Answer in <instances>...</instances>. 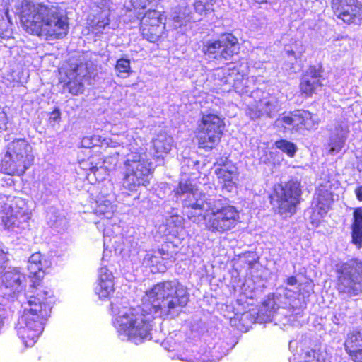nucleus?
I'll return each instance as SVG.
<instances>
[{"label": "nucleus", "mask_w": 362, "mask_h": 362, "mask_svg": "<svg viewBox=\"0 0 362 362\" xmlns=\"http://www.w3.org/2000/svg\"><path fill=\"white\" fill-rule=\"evenodd\" d=\"M189 299L187 288L174 279L158 283L147 291L141 306L119 308L111 303L113 325L119 338L136 345L151 340L154 318L178 316Z\"/></svg>", "instance_id": "f257e3e1"}, {"label": "nucleus", "mask_w": 362, "mask_h": 362, "mask_svg": "<svg viewBox=\"0 0 362 362\" xmlns=\"http://www.w3.org/2000/svg\"><path fill=\"white\" fill-rule=\"evenodd\" d=\"M27 299L23 302V314L16 325L18 337L27 347L33 346L42 334L45 321L50 315L54 302L53 292L36 285H33L25 293Z\"/></svg>", "instance_id": "f03ea898"}, {"label": "nucleus", "mask_w": 362, "mask_h": 362, "mask_svg": "<svg viewBox=\"0 0 362 362\" xmlns=\"http://www.w3.org/2000/svg\"><path fill=\"white\" fill-rule=\"evenodd\" d=\"M21 21L29 33L47 40L64 38L69 32L68 17L57 4L23 0Z\"/></svg>", "instance_id": "7ed1b4c3"}, {"label": "nucleus", "mask_w": 362, "mask_h": 362, "mask_svg": "<svg viewBox=\"0 0 362 362\" xmlns=\"http://www.w3.org/2000/svg\"><path fill=\"white\" fill-rule=\"evenodd\" d=\"M34 156L30 144L25 139H17L8 144L7 151L1 164V170L7 175L0 180L11 186L13 180L11 175H21L32 165ZM4 185V183H1Z\"/></svg>", "instance_id": "20e7f679"}, {"label": "nucleus", "mask_w": 362, "mask_h": 362, "mask_svg": "<svg viewBox=\"0 0 362 362\" xmlns=\"http://www.w3.org/2000/svg\"><path fill=\"white\" fill-rule=\"evenodd\" d=\"M296 292L287 288H281L275 293L268 296L257 313V320L262 323L272 320L275 315L280 314L287 316L288 322L302 317L303 310L295 308Z\"/></svg>", "instance_id": "39448f33"}, {"label": "nucleus", "mask_w": 362, "mask_h": 362, "mask_svg": "<svg viewBox=\"0 0 362 362\" xmlns=\"http://www.w3.org/2000/svg\"><path fill=\"white\" fill-rule=\"evenodd\" d=\"M175 194L182 202L184 214L194 223L204 220L203 212H207L215 199L207 198L190 180H181Z\"/></svg>", "instance_id": "423d86ee"}, {"label": "nucleus", "mask_w": 362, "mask_h": 362, "mask_svg": "<svg viewBox=\"0 0 362 362\" xmlns=\"http://www.w3.org/2000/svg\"><path fill=\"white\" fill-rule=\"evenodd\" d=\"M239 212L223 198H215L204 216L206 227L211 233H223L233 229L239 222Z\"/></svg>", "instance_id": "0eeeda50"}, {"label": "nucleus", "mask_w": 362, "mask_h": 362, "mask_svg": "<svg viewBox=\"0 0 362 362\" xmlns=\"http://www.w3.org/2000/svg\"><path fill=\"white\" fill-rule=\"evenodd\" d=\"M337 289L339 294L351 298L362 293V261L357 258L336 264Z\"/></svg>", "instance_id": "6e6552de"}, {"label": "nucleus", "mask_w": 362, "mask_h": 362, "mask_svg": "<svg viewBox=\"0 0 362 362\" xmlns=\"http://www.w3.org/2000/svg\"><path fill=\"white\" fill-rule=\"evenodd\" d=\"M153 170V164L146 153L132 152L127 154L122 186L129 191H136L140 185L146 186Z\"/></svg>", "instance_id": "1a4fd4ad"}, {"label": "nucleus", "mask_w": 362, "mask_h": 362, "mask_svg": "<svg viewBox=\"0 0 362 362\" xmlns=\"http://www.w3.org/2000/svg\"><path fill=\"white\" fill-rule=\"evenodd\" d=\"M225 124L223 119L214 113H204L197 125L199 148L206 151L217 145L221 138Z\"/></svg>", "instance_id": "9d476101"}, {"label": "nucleus", "mask_w": 362, "mask_h": 362, "mask_svg": "<svg viewBox=\"0 0 362 362\" xmlns=\"http://www.w3.org/2000/svg\"><path fill=\"white\" fill-rule=\"evenodd\" d=\"M301 194L300 184L297 180H292L276 185L272 199L276 202L274 204L277 206L279 213L285 217L294 214Z\"/></svg>", "instance_id": "9b49d317"}, {"label": "nucleus", "mask_w": 362, "mask_h": 362, "mask_svg": "<svg viewBox=\"0 0 362 362\" xmlns=\"http://www.w3.org/2000/svg\"><path fill=\"white\" fill-rule=\"evenodd\" d=\"M32 202L18 197H12V214L11 216H1L4 228L16 233L28 227V221L31 218Z\"/></svg>", "instance_id": "f8f14e48"}, {"label": "nucleus", "mask_w": 362, "mask_h": 362, "mask_svg": "<svg viewBox=\"0 0 362 362\" xmlns=\"http://www.w3.org/2000/svg\"><path fill=\"white\" fill-rule=\"evenodd\" d=\"M202 51L210 59L230 60L239 51L238 40L233 34L225 33L217 40L208 41Z\"/></svg>", "instance_id": "ddd939ff"}, {"label": "nucleus", "mask_w": 362, "mask_h": 362, "mask_svg": "<svg viewBox=\"0 0 362 362\" xmlns=\"http://www.w3.org/2000/svg\"><path fill=\"white\" fill-rule=\"evenodd\" d=\"M94 71V66L90 62L76 60L71 63L66 73L68 79L66 86L69 91L73 95L82 93L85 82L95 76Z\"/></svg>", "instance_id": "4468645a"}, {"label": "nucleus", "mask_w": 362, "mask_h": 362, "mask_svg": "<svg viewBox=\"0 0 362 362\" xmlns=\"http://www.w3.org/2000/svg\"><path fill=\"white\" fill-rule=\"evenodd\" d=\"M276 123L281 125L285 130L296 132L315 129L318 124L316 115L304 110H296L288 115L284 114L276 119Z\"/></svg>", "instance_id": "2eb2a0df"}, {"label": "nucleus", "mask_w": 362, "mask_h": 362, "mask_svg": "<svg viewBox=\"0 0 362 362\" xmlns=\"http://www.w3.org/2000/svg\"><path fill=\"white\" fill-rule=\"evenodd\" d=\"M25 275L17 268H10L1 277L0 297L8 301L18 299L25 287Z\"/></svg>", "instance_id": "dca6fc26"}, {"label": "nucleus", "mask_w": 362, "mask_h": 362, "mask_svg": "<svg viewBox=\"0 0 362 362\" xmlns=\"http://www.w3.org/2000/svg\"><path fill=\"white\" fill-rule=\"evenodd\" d=\"M331 6L334 14L346 23L362 20V4L358 0H332Z\"/></svg>", "instance_id": "f3484780"}, {"label": "nucleus", "mask_w": 362, "mask_h": 362, "mask_svg": "<svg viewBox=\"0 0 362 362\" xmlns=\"http://www.w3.org/2000/svg\"><path fill=\"white\" fill-rule=\"evenodd\" d=\"M280 110L281 103L278 98L274 95H268L249 105L246 109V115L252 119L264 116L272 118Z\"/></svg>", "instance_id": "a211bd4d"}, {"label": "nucleus", "mask_w": 362, "mask_h": 362, "mask_svg": "<svg viewBox=\"0 0 362 362\" xmlns=\"http://www.w3.org/2000/svg\"><path fill=\"white\" fill-rule=\"evenodd\" d=\"M164 25L161 23L160 15L156 11L145 14L141 21L142 35L151 42H156L163 33Z\"/></svg>", "instance_id": "6ab92c4d"}, {"label": "nucleus", "mask_w": 362, "mask_h": 362, "mask_svg": "<svg viewBox=\"0 0 362 362\" xmlns=\"http://www.w3.org/2000/svg\"><path fill=\"white\" fill-rule=\"evenodd\" d=\"M332 201V184L329 180H324L317 187L313 207L322 216L327 213Z\"/></svg>", "instance_id": "aec40b11"}, {"label": "nucleus", "mask_w": 362, "mask_h": 362, "mask_svg": "<svg viewBox=\"0 0 362 362\" xmlns=\"http://www.w3.org/2000/svg\"><path fill=\"white\" fill-rule=\"evenodd\" d=\"M323 80L320 69L310 66L302 78L300 85V90L307 95H311L323 85Z\"/></svg>", "instance_id": "412c9836"}, {"label": "nucleus", "mask_w": 362, "mask_h": 362, "mask_svg": "<svg viewBox=\"0 0 362 362\" xmlns=\"http://www.w3.org/2000/svg\"><path fill=\"white\" fill-rule=\"evenodd\" d=\"M349 134V128L347 124L344 123L338 124L331 134L327 143L329 153L332 155L339 153L344 148Z\"/></svg>", "instance_id": "4be33fe9"}, {"label": "nucleus", "mask_w": 362, "mask_h": 362, "mask_svg": "<svg viewBox=\"0 0 362 362\" xmlns=\"http://www.w3.org/2000/svg\"><path fill=\"white\" fill-rule=\"evenodd\" d=\"M113 291L112 274L106 266L102 267L98 270V283L95 288V292L100 299H106Z\"/></svg>", "instance_id": "5701e85b"}, {"label": "nucleus", "mask_w": 362, "mask_h": 362, "mask_svg": "<svg viewBox=\"0 0 362 362\" xmlns=\"http://www.w3.org/2000/svg\"><path fill=\"white\" fill-rule=\"evenodd\" d=\"M173 138L165 133H160L153 140V146L155 152L153 156L157 159L158 165H161L163 160V154H167L171 149Z\"/></svg>", "instance_id": "b1692460"}, {"label": "nucleus", "mask_w": 362, "mask_h": 362, "mask_svg": "<svg viewBox=\"0 0 362 362\" xmlns=\"http://www.w3.org/2000/svg\"><path fill=\"white\" fill-rule=\"evenodd\" d=\"M354 221L351 224V243L358 249L362 247V208H356L353 213Z\"/></svg>", "instance_id": "393cba45"}, {"label": "nucleus", "mask_w": 362, "mask_h": 362, "mask_svg": "<svg viewBox=\"0 0 362 362\" xmlns=\"http://www.w3.org/2000/svg\"><path fill=\"white\" fill-rule=\"evenodd\" d=\"M47 267V262L42 261V255L39 252L33 254L28 261L27 269L30 276H33L37 280L44 276L43 269Z\"/></svg>", "instance_id": "a878e982"}, {"label": "nucleus", "mask_w": 362, "mask_h": 362, "mask_svg": "<svg viewBox=\"0 0 362 362\" xmlns=\"http://www.w3.org/2000/svg\"><path fill=\"white\" fill-rule=\"evenodd\" d=\"M346 352L351 358L362 349V333L351 332L347 334L344 341Z\"/></svg>", "instance_id": "bb28decb"}, {"label": "nucleus", "mask_w": 362, "mask_h": 362, "mask_svg": "<svg viewBox=\"0 0 362 362\" xmlns=\"http://www.w3.org/2000/svg\"><path fill=\"white\" fill-rule=\"evenodd\" d=\"M92 207L96 215L103 216L107 219L112 218L115 211V206L111 201L104 197H98Z\"/></svg>", "instance_id": "cd10ccee"}, {"label": "nucleus", "mask_w": 362, "mask_h": 362, "mask_svg": "<svg viewBox=\"0 0 362 362\" xmlns=\"http://www.w3.org/2000/svg\"><path fill=\"white\" fill-rule=\"evenodd\" d=\"M109 15L108 10H102L100 13L93 15V18L89 17L88 23L93 30L101 32L110 23Z\"/></svg>", "instance_id": "c85d7f7f"}, {"label": "nucleus", "mask_w": 362, "mask_h": 362, "mask_svg": "<svg viewBox=\"0 0 362 362\" xmlns=\"http://www.w3.org/2000/svg\"><path fill=\"white\" fill-rule=\"evenodd\" d=\"M215 173H237V168L228 158H221L215 163Z\"/></svg>", "instance_id": "c756f323"}, {"label": "nucleus", "mask_w": 362, "mask_h": 362, "mask_svg": "<svg viewBox=\"0 0 362 362\" xmlns=\"http://www.w3.org/2000/svg\"><path fill=\"white\" fill-rule=\"evenodd\" d=\"M115 71L117 76L126 78L131 72L130 61L127 59L121 58L117 61Z\"/></svg>", "instance_id": "7c9ffc66"}, {"label": "nucleus", "mask_w": 362, "mask_h": 362, "mask_svg": "<svg viewBox=\"0 0 362 362\" xmlns=\"http://www.w3.org/2000/svg\"><path fill=\"white\" fill-rule=\"evenodd\" d=\"M275 146L277 148L286 153L287 156L291 158H293L295 156L298 149L295 144L285 139L276 141L275 142Z\"/></svg>", "instance_id": "2f4dec72"}, {"label": "nucleus", "mask_w": 362, "mask_h": 362, "mask_svg": "<svg viewBox=\"0 0 362 362\" xmlns=\"http://www.w3.org/2000/svg\"><path fill=\"white\" fill-rule=\"evenodd\" d=\"M12 214V197L0 194V219L1 216H11Z\"/></svg>", "instance_id": "473e14b6"}, {"label": "nucleus", "mask_w": 362, "mask_h": 362, "mask_svg": "<svg viewBox=\"0 0 362 362\" xmlns=\"http://www.w3.org/2000/svg\"><path fill=\"white\" fill-rule=\"evenodd\" d=\"M215 1L196 0L194 4L195 11L200 14H206L213 10L212 6Z\"/></svg>", "instance_id": "72a5a7b5"}, {"label": "nucleus", "mask_w": 362, "mask_h": 362, "mask_svg": "<svg viewBox=\"0 0 362 362\" xmlns=\"http://www.w3.org/2000/svg\"><path fill=\"white\" fill-rule=\"evenodd\" d=\"M303 362H328L320 351L310 350L304 353Z\"/></svg>", "instance_id": "f704fd0d"}, {"label": "nucleus", "mask_w": 362, "mask_h": 362, "mask_svg": "<svg viewBox=\"0 0 362 362\" xmlns=\"http://www.w3.org/2000/svg\"><path fill=\"white\" fill-rule=\"evenodd\" d=\"M47 218L48 220V223L51 226H56L59 222H60L63 216L61 214L60 211L56 208L52 206L47 211Z\"/></svg>", "instance_id": "c9c22d12"}, {"label": "nucleus", "mask_w": 362, "mask_h": 362, "mask_svg": "<svg viewBox=\"0 0 362 362\" xmlns=\"http://www.w3.org/2000/svg\"><path fill=\"white\" fill-rule=\"evenodd\" d=\"M184 218L179 215L173 214L166 219V225L170 228H175V232H177L180 228H182Z\"/></svg>", "instance_id": "e433bc0d"}, {"label": "nucleus", "mask_w": 362, "mask_h": 362, "mask_svg": "<svg viewBox=\"0 0 362 362\" xmlns=\"http://www.w3.org/2000/svg\"><path fill=\"white\" fill-rule=\"evenodd\" d=\"M100 143V139L98 136H85L81 140V145L84 148H90L94 146H98Z\"/></svg>", "instance_id": "4c0bfd02"}, {"label": "nucleus", "mask_w": 362, "mask_h": 362, "mask_svg": "<svg viewBox=\"0 0 362 362\" xmlns=\"http://www.w3.org/2000/svg\"><path fill=\"white\" fill-rule=\"evenodd\" d=\"M222 344L218 345V344H216L214 347V349L212 351V356H215L216 358H214L213 361L214 362H216L218 361H219L222 357L224 355H226L228 351V349L226 347H224L223 349H222Z\"/></svg>", "instance_id": "58836bf2"}, {"label": "nucleus", "mask_w": 362, "mask_h": 362, "mask_svg": "<svg viewBox=\"0 0 362 362\" xmlns=\"http://www.w3.org/2000/svg\"><path fill=\"white\" fill-rule=\"evenodd\" d=\"M61 118V112L60 110L58 107L54 108V110L50 113L49 117V123L54 126L56 123H58Z\"/></svg>", "instance_id": "ea45409f"}, {"label": "nucleus", "mask_w": 362, "mask_h": 362, "mask_svg": "<svg viewBox=\"0 0 362 362\" xmlns=\"http://www.w3.org/2000/svg\"><path fill=\"white\" fill-rule=\"evenodd\" d=\"M158 255L159 257H160L161 261L168 260L170 262H173L175 261V258L173 255L170 253H169L167 250H165L164 248L158 249Z\"/></svg>", "instance_id": "a19ab883"}, {"label": "nucleus", "mask_w": 362, "mask_h": 362, "mask_svg": "<svg viewBox=\"0 0 362 362\" xmlns=\"http://www.w3.org/2000/svg\"><path fill=\"white\" fill-rule=\"evenodd\" d=\"M8 260L6 254L2 250H0V274L6 269Z\"/></svg>", "instance_id": "79ce46f5"}, {"label": "nucleus", "mask_w": 362, "mask_h": 362, "mask_svg": "<svg viewBox=\"0 0 362 362\" xmlns=\"http://www.w3.org/2000/svg\"><path fill=\"white\" fill-rule=\"evenodd\" d=\"M218 178L222 180L223 182L232 181L236 176L237 173H215Z\"/></svg>", "instance_id": "37998d69"}, {"label": "nucleus", "mask_w": 362, "mask_h": 362, "mask_svg": "<svg viewBox=\"0 0 362 362\" xmlns=\"http://www.w3.org/2000/svg\"><path fill=\"white\" fill-rule=\"evenodd\" d=\"M142 264L146 266L153 265V250L146 252L143 257Z\"/></svg>", "instance_id": "c03bdc74"}, {"label": "nucleus", "mask_w": 362, "mask_h": 362, "mask_svg": "<svg viewBox=\"0 0 362 362\" xmlns=\"http://www.w3.org/2000/svg\"><path fill=\"white\" fill-rule=\"evenodd\" d=\"M131 4L134 9H145L146 0H131Z\"/></svg>", "instance_id": "a18cd8bd"}, {"label": "nucleus", "mask_w": 362, "mask_h": 362, "mask_svg": "<svg viewBox=\"0 0 362 362\" xmlns=\"http://www.w3.org/2000/svg\"><path fill=\"white\" fill-rule=\"evenodd\" d=\"M241 77H243V76H241ZM247 82V79H245V78H242V83L245 86V87L241 89H240V87L239 86L238 83L237 82H235L234 83V88H235V90L237 92H239L241 94L247 93L249 91L247 90L248 86L246 85Z\"/></svg>", "instance_id": "49530a36"}, {"label": "nucleus", "mask_w": 362, "mask_h": 362, "mask_svg": "<svg viewBox=\"0 0 362 362\" xmlns=\"http://www.w3.org/2000/svg\"><path fill=\"white\" fill-rule=\"evenodd\" d=\"M10 0H0V12H4L8 18V4Z\"/></svg>", "instance_id": "de8ad7c7"}, {"label": "nucleus", "mask_w": 362, "mask_h": 362, "mask_svg": "<svg viewBox=\"0 0 362 362\" xmlns=\"http://www.w3.org/2000/svg\"><path fill=\"white\" fill-rule=\"evenodd\" d=\"M160 262L161 259L158 255V250H153V265L160 264Z\"/></svg>", "instance_id": "09e8293b"}, {"label": "nucleus", "mask_w": 362, "mask_h": 362, "mask_svg": "<svg viewBox=\"0 0 362 362\" xmlns=\"http://www.w3.org/2000/svg\"><path fill=\"white\" fill-rule=\"evenodd\" d=\"M223 182L224 184L222 185L223 189H225L227 192H231L234 188V182L232 180Z\"/></svg>", "instance_id": "8fccbe9b"}, {"label": "nucleus", "mask_w": 362, "mask_h": 362, "mask_svg": "<svg viewBox=\"0 0 362 362\" xmlns=\"http://www.w3.org/2000/svg\"><path fill=\"white\" fill-rule=\"evenodd\" d=\"M286 54L289 59V62L293 64L296 62V57L293 50H286Z\"/></svg>", "instance_id": "3c124183"}, {"label": "nucleus", "mask_w": 362, "mask_h": 362, "mask_svg": "<svg viewBox=\"0 0 362 362\" xmlns=\"http://www.w3.org/2000/svg\"><path fill=\"white\" fill-rule=\"evenodd\" d=\"M286 284L291 286H295L298 284V281L296 276H290L286 280Z\"/></svg>", "instance_id": "603ef678"}, {"label": "nucleus", "mask_w": 362, "mask_h": 362, "mask_svg": "<svg viewBox=\"0 0 362 362\" xmlns=\"http://www.w3.org/2000/svg\"><path fill=\"white\" fill-rule=\"evenodd\" d=\"M355 194L358 201H362V185L355 189Z\"/></svg>", "instance_id": "864d4df0"}, {"label": "nucleus", "mask_w": 362, "mask_h": 362, "mask_svg": "<svg viewBox=\"0 0 362 362\" xmlns=\"http://www.w3.org/2000/svg\"><path fill=\"white\" fill-rule=\"evenodd\" d=\"M351 359L354 362H362V349L353 357H351Z\"/></svg>", "instance_id": "5fc2aeb1"}, {"label": "nucleus", "mask_w": 362, "mask_h": 362, "mask_svg": "<svg viewBox=\"0 0 362 362\" xmlns=\"http://www.w3.org/2000/svg\"><path fill=\"white\" fill-rule=\"evenodd\" d=\"M180 18L181 17L180 16H177V19L175 20V22L179 23L180 26L183 25H186L187 22H189L191 21V18H188L187 19H186L185 21V22H180Z\"/></svg>", "instance_id": "6e6d98bb"}, {"label": "nucleus", "mask_w": 362, "mask_h": 362, "mask_svg": "<svg viewBox=\"0 0 362 362\" xmlns=\"http://www.w3.org/2000/svg\"><path fill=\"white\" fill-rule=\"evenodd\" d=\"M332 321H333V322H334V324H337V325L339 324V318H337L336 316H334V317H333Z\"/></svg>", "instance_id": "4d7b16f0"}]
</instances>
